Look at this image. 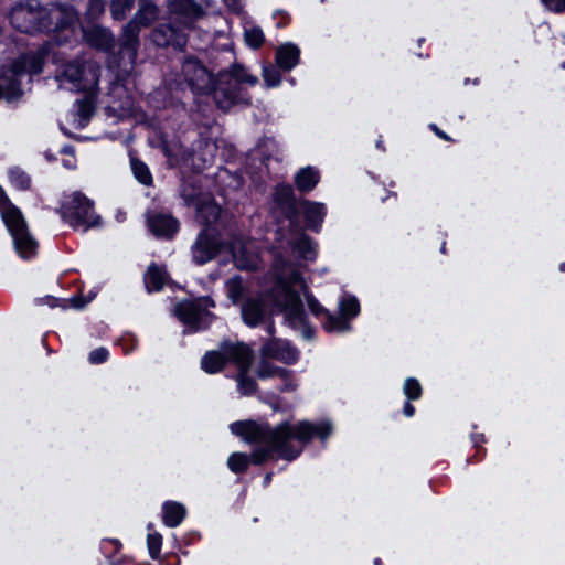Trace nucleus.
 <instances>
[{
  "label": "nucleus",
  "instance_id": "nucleus-23",
  "mask_svg": "<svg viewBox=\"0 0 565 565\" xmlns=\"http://www.w3.org/2000/svg\"><path fill=\"white\" fill-rule=\"evenodd\" d=\"M158 15L159 8L151 0H143L131 19L140 26L148 28L158 19Z\"/></svg>",
  "mask_w": 565,
  "mask_h": 565
},
{
  "label": "nucleus",
  "instance_id": "nucleus-17",
  "mask_svg": "<svg viewBox=\"0 0 565 565\" xmlns=\"http://www.w3.org/2000/svg\"><path fill=\"white\" fill-rule=\"evenodd\" d=\"M301 50L294 42H285L275 51V64L282 72H290L300 63Z\"/></svg>",
  "mask_w": 565,
  "mask_h": 565
},
{
  "label": "nucleus",
  "instance_id": "nucleus-28",
  "mask_svg": "<svg viewBox=\"0 0 565 565\" xmlns=\"http://www.w3.org/2000/svg\"><path fill=\"white\" fill-rule=\"evenodd\" d=\"M77 116L79 117L81 128L85 127L96 110V103L93 96H84L76 100Z\"/></svg>",
  "mask_w": 565,
  "mask_h": 565
},
{
  "label": "nucleus",
  "instance_id": "nucleus-42",
  "mask_svg": "<svg viewBox=\"0 0 565 565\" xmlns=\"http://www.w3.org/2000/svg\"><path fill=\"white\" fill-rule=\"evenodd\" d=\"M262 75L264 83L268 88L278 87L282 79L280 70L277 66L275 67L273 65H265L263 67Z\"/></svg>",
  "mask_w": 565,
  "mask_h": 565
},
{
  "label": "nucleus",
  "instance_id": "nucleus-44",
  "mask_svg": "<svg viewBox=\"0 0 565 565\" xmlns=\"http://www.w3.org/2000/svg\"><path fill=\"white\" fill-rule=\"evenodd\" d=\"M306 300L310 312L316 318H320L321 316L324 317L326 313L329 311L319 302V300L312 294H306Z\"/></svg>",
  "mask_w": 565,
  "mask_h": 565
},
{
  "label": "nucleus",
  "instance_id": "nucleus-55",
  "mask_svg": "<svg viewBox=\"0 0 565 565\" xmlns=\"http://www.w3.org/2000/svg\"><path fill=\"white\" fill-rule=\"evenodd\" d=\"M429 129L444 141H454L452 138L441 130L436 124H430Z\"/></svg>",
  "mask_w": 565,
  "mask_h": 565
},
{
  "label": "nucleus",
  "instance_id": "nucleus-10",
  "mask_svg": "<svg viewBox=\"0 0 565 565\" xmlns=\"http://www.w3.org/2000/svg\"><path fill=\"white\" fill-rule=\"evenodd\" d=\"M210 95H212L216 107L224 113L237 105H252V96L248 89L242 85H235L226 78H221V75L217 74Z\"/></svg>",
  "mask_w": 565,
  "mask_h": 565
},
{
  "label": "nucleus",
  "instance_id": "nucleus-47",
  "mask_svg": "<svg viewBox=\"0 0 565 565\" xmlns=\"http://www.w3.org/2000/svg\"><path fill=\"white\" fill-rule=\"evenodd\" d=\"M544 8L553 13H565V0H540Z\"/></svg>",
  "mask_w": 565,
  "mask_h": 565
},
{
  "label": "nucleus",
  "instance_id": "nucleus-61",
  "mask_svg": "<svg viewBox=\"0 0 565 565\" xmlns=\"http://www.w3.org/2000/svg\"><path fill=\"white\" fill-rule=\"evenodd\" d=\"M60 152L61 153H71V152H73V148L71 146H65Z\"/></svg>",
  "mask_w": 565,
  "mask_h": 565
},
{
  "label": "nucleus",
  "instance_id": "nucleus-37",
  "mask_svg": "<svg viewBox=\"0 0 565 565\" xmlns=\"http://www.w3.org/2000/svg\"><path fill=\"white\" fill-rule=\"evenodd\" d=\"M244 36L246 44L253 50H259L265 43L264 32L257 25L245 30Z\"/></svg>",
  "mask_w": 565,
  "mask_h": 565
},
{
  "label": "nucleus",
  "instance_id": "nucleus-15",
  "mask_svg": "<svg viewBox=\"0 0 565 565\" xmlns=\"http://www.w3.org/2000/svg\"><path fill=\"white\" fill-rule=\"evenodd\" d=\"M243 322L249 328L263 323L268 313V305L262 296L247 298L242 305Z\"/></svg>",
  "mask_w": 565,
  "mask_h": 565
},
{
  "label": "nucleus",
  "instance_id": "nucleus-14",
  "mask_svg": "<svg viewBox=\"0 0 565 565\" xmlns=\"http://www.w3.org/2000/svg\"><path fill=\"white\" fill-rule=\"evenodd\" d=\"M264 359L279 361L286 365H294L300 359L299 350L287 339L273 337L260 349Z\"/></svg>",
  "mask_w": 565,
  "mask_h": 565
},
{
  "label": "nucleus",
  "instance_id": "nucleus-6",
  "mask_svg": "<svg viewBox=\"0 0 565 565\" xmlns=\"http://www.w3.org/2000/svg\"><path fill=\"white\" fill-rule=\"evenodd\" d=\"M268 296L280 311L286 312V319L291 324L297 322L302 326L309 320L299 292L287 280L279 278Z\"/></svg>",
  "mask_w": 565,
  "mask_h": 565
},
{
  "label": "nucleus",
  "instance_id": "nucleus-4",
  "mask_svg": "<svg viewBox=\"0 0 565 565\" xmlns=\"http://www.w3.org/2000/svg\"><path fill=\"white\" fill-rule=\"evenodd\" d=\"M49 52L42 46L36 51L20 53L8 65L0 67V102L8 104L19 102L24 89L22 77L25 75H39L43 72Z\"/></svg>",
  "mask_w": 565,
  "mask_h": 565
},
{
  "label": "nucleus",
  "instance_id": "nucleus-9",
  "mask_svg": "<svg viewBox=\"0 0 565 565\" xmlns=\"http://www.w3.org/2000/svg\"><path fill=\"white\" fill-rule=\"evenodd\" d=\"M181 71L185 83L195 96H209L211 94L216 75L200 58L194 55L186 56Z\"/></svg>",
  "mask_w": 565,
  "mask_h": 565
},
{
  "label": "nucleus",
  "instance_id": "nucleus-43",
  "mask_svg": "<svg viewBox=\"0 0 565 565\" xmlns=\"http://www.w3.org/2000/svg\"><path fill=\"white\" fill-rule=\"evenodd\" d=\"M279 379L281 380V384L277 387L279 393H290L297 391L299 385L292 370H289L288 376H280Z\"/></svg>",
  "mask_w": 565,
  "mask_h": 565
},
{
  "label": "nucleus",
  "instance_id": "nucleus-50",
  "mask_svg": "<svg viewBox=\"0 0 565 565\" xmlns=\"http://www.w3.org/2000/svg\"><path fill=\"white\" fill-rule=\"evenodd\" d=\"M64 74L70 82H77L83 77V70L78 66H68Z\"/></svg>",
  "mask_w": 565,
  "mask_h": 565
},
{
  "label": "nucleus",
  "instance_id": "nucleus-27",
  "mask_svg": "<svg viewBox=\"0 0 565 565\" xmlns=\"http://www.w3.org/2000/svg\"><path fill=\"white\" fill-rule=\"evenodd\" d=\"M294 249L298 256L305 260L313 262L317 258L316 244L306 233L301 234L299 239L296 242Z\"/></svg>",
  "mask_w": 565,
  "mask_h": 565
},
{
  "label": "nucleus",
  "instance_id": "nucleus-63",
  "mask_svg": "<svg viewBox=\"0 0 565 565\" xmlns=\"http://www.w3.org/2000/svg\"><path fill=\"white\" fill-rule=\"evenodd\" d=\"M558 269L559 271L565 273V262L559 264Z\"/></svg>",
  "mask_w": 565,
  "mask_h": 565
},
{
  "label": "nucleus",
  "instance_id": "nucleus-32",
  "mask_svg": "<svg viewBox=\"0 0 565 565\" xmlns=\"http://www.w3.org/2000/svg\"><path fill=\"white\" fill-rule=\"evenodd\" d=\"M264 403L267 404L276 413H289L290 417L287 418L286 420H289L290 425L294 426L291 424V419L294 418L292 404L286 402L284 397L276 393L266 394V396L264 397Z\"/></svg>",
  "mask_w": 565,
  "mask_h": 565
},
{
  "label": "nucleus",
  "instance_id": "nucleus-40",
  "mask_svg": "<svg viewBox=\"0 0 565 565\" xmlns=\"http://www.w3.org/2000/svg\"><path fill=\"white\" fill-rule=\"evenodd\" d=\"M104 12V0H88L84 15L88 23H94L103 15Z\"/></svg>",
  "mask_w": 565,
  "mask_h": 565
},
{
  "label": "nucleus",
  "instance_id": "nucleus-5",
  "mask_svg": "<svg viewBox=\"0 0 565 565\" xmlns=\"http://www.w3.org/2000/svg\"><path fill=\"white\" fill-rule=\"evenodd\" d=\"M56 213L65 224L75 231L86 232L102 225V217L95 212L94 201L81 191H75L66 196Z\"/></svg>",
  "mask_w": 565,
  "mask_h": 565
},
{
  "label": "nucleus",
  "instance_id": "nucleus-59",
  "mask_svg": "<svg viewBox=\"0 0 565 565\" xmlns=\"http://www.w3.org/2000/svg\"><path fill=\"white\" fill-rule=\"evenodd\" d=\"M266 331L269 335H271V338L274 337L275 332H276V327H275V323L273 320H270L266 327Z\"/></svg>",
  "mask_w": 565,
  "mask_h": 565
},
{
  "label": "nucleus",
  "instance_id": "nucleus-3",
  "mask_svg": "<svg viewBox=\"0 0 565 565\" xmlns=\"http://www.w3.org/2000/svg\"><path fill=\"white\" fill-rule=\"evenodd\" d=\"M273 202L289 222L290 228L301 230L299 220L301 213L306 230L316 234L321 232L328 212L324 203L305 198L298 200L292 185L287 182H279L275 185Z\"/></svg>",
  "mask_w": 565,
  "mask_h": 565
},
{
  "label": "nucleus",
  "instance_id": "nucleus-31",
  "mask_svg": "<svg viewBox=\"0 0 565 565\" xmlns=\"http://www.w3.org/2000/svg\"><path fill=\"white\" fill-rule=\"evenodd\" d=\"M256 375L259 380H267L270 377H280V376H288L289 375V369L281 367L278 365L273 364L269 361H266V359L263 358L260 361Z\"/></svg>",
  "mask_w": 565,
  "mask_h": 565
},
{
  "label": "nucleus",
  "instance_id": "nucleus-18",
  "mask_svg": "<svg viewBox=\"0 0 565 565\" xmlns=\"http://www.w3.org/2000/svg\"><path fill=\"white\" fill-rule=\"evenodd\" d=\"M168 279L169 274L166 267L158 265L156 262L150 263L143 275L145 287L149 294L161 291Z\"/></svg>",
  "mask_w": 565,
  "mask_h": 565
},
{
  "label": "nucleus",
  "instance_id": "nucleus-35",
  "mask_svg": "<svg viewBox=\"0 0 565 565\" xmlns=\"http://www.w3.org/2000/svg\"><path fill=\"white\" fill-rule=\"evenodd\" d=\"M339 310L340 313L345 317L350 323V320L356 318L360 315L361 307L359 299L352 295L343 297L339 303Z\"/></svg>",
  "mask_w": 565,
  "mask_h": 565
},
{
  "label": "nucleus",
  "instance_id": "nucleus-30",
  "mask_svg": "<svg viewBox=\"0 0 565 565\" xmlns=\"http://www.w3.org/2000/svg\"><path fill=\"white\" fill-rule=\"evenodd\" d=\"M470 440L473 445L475 454L467 458V465L478 463L482 461L487 456V449L483 447V445L487 443V438L483 433H471Z\"/></svg>",
  "mask_w": 565,
  "mask_h": 565
},
{
  "label": "nucleus",
  "instance_id": "nucleus-20",
  "mask_svg": "<svg viewBox=\"0 0 565 565\" xmlns=\"http://www.w3.org/2000/svg\"><path fill=\"white\" fill-rule=\"evenodd\" d=\"M162 522L168 527L179 526L186 518L188 511L184 504L173 500H167L162 503Z\"/></svg>",
  "mask_w": 565,
  "mask_h": 565
},
{
  "label": "nucleus",
  "instance_id": "nucleus-39",
  "mask_svg": "<svg viewBox=\"0 0 565 565\" xmlns=\"http://www.w3.org/2000/svg\"><path fill=\"white\" fill-rule=\"evenodd\" d=\"M403 393L409 401H418L423 396V386L415 377H407L403 384Z\"/></svg>",
  "mask_w": 565,
  "mask_h": 565
},
{
  "label": "nucleus",
  "instance_id": "nucleus-38",
  "mask_svg": "<svg viewBox=\"0 0 565 565\" xmlns=\"http://www.w3.org/2000/svg\"><path fill=\"white\" fill-rule=\"evenodd\" d=\"M90 43L97 49L108 50L113 44V36L106 29H96L90 34Z\"/></svg>",
  "mask_w": 565,
  "mask_h": 565
},
{
  "label": "nucleus",
  "instance_id": "nucleus-16",
  "mask_svg": "<svg viewBox=\"0 0 565 565\" xmlns=\"http://www.w3.org/2000/svg\"><path fill=\"white\" fill-rule=\"evenodd\" d=\"M253 362V351L250 347L243 354V361L236 363L237 367V388L244 396H252L258 391V384L255 379L248 375Z\"/></svg>",
  "mask_w": 565,
  "mask_h": 565
},
{
  "label": "nucleus",
  "instance_id": "nucleus-8",
  "mask_svg": "<svg viewBox=\"0 0 565 565\" xmlns=\"http://www.w3.org/2000/svg\"><path fill=\"white\" fill-rule=\"evenodd\" d=\"M174 317L186 328L189 333H198L207 330L216 316L202 308L193 299L184 298L173 307Z\"/></svg>",
  "mask_w": 565,
  "mask_h": 565
},
{
  "label": "nucleus",
  "instance_id": "nucleus-7",
  "mask_svg": "<svg viewBox=\"0 0 565 565\" xmlns=\"http://www.w3.org/2000/svg\"><path fill=\"white\" fill-rule=\"evenodd\" d=\"M244 342H233L230 339L221 341L218 350H210L201 359V369L207 374L223 371L227 364L236 365L243 361V354L248 349Z\"/></svg>",
  "mask_w": 565,
  "mask_h": 565
},
{
  "label": "nucleus",
  "instance_id": "nucleus-21",
  "mask_svg": "<svg viewBox=\"0 0 565 565\" xmlns=\"http://www.w3.org/2000/svg\"><path fill=\"white\" fill-rule=\"evenodd\" d=\"M217 74L221 75V78H226L235 85L255 86L258 84L257 76L249 74L246 67L239 63H233L227 70H222Z\"/></svg>",
  "mask_w": 565,
  "mask_h": 565
},
{
  "label": "nucleus",
  "instance_id": "nucleus-64",
  "mask_svg": "<svg viewBox=\"0 0 565 565\" xmlns=\"http://www.w3.org/2000/svg\"><path fill=\"white\" fill-rule=\"evenodd\" d=\"M374 565H382V559L380 557H376L374 561H373Z\"/></svg>",
  "mask_w": 565,
  "mask_h": 565
},
{
  "label": "nucleus",
  "instance_id": "nucleus-58",
  "mask_svg": "<svg viewBox=\"0 0 565 565\" xmlns=\"http://www.w3.org/2000/svg\"><path fill=\"white\" fill-rule=\"evenodd\" d=\"M273 477H274V472L273 471H267L264 476V479H263V486L266 488L270 484L271 480H273Z\"/></svg>",
  "mask_w": 565,
  "mask_h": 565
},
{
  "label": "nucleus",
  "instance_id": "nucleus-13",
  "mask_svg": "<svg viewBox=\"0 0 565 565\" xmlns=\"http://www.w3.org/2000/svg\"><path fill=\"white\" fill-rule=\"evenodd\" d=\"M17 254L25 260L32 259L38 254V242L31 235L28 223L23 215L4 223Z\"/></svg>",
  "mask_w": 565,
  "mask_h": 565
},
{
  "label": "nucleus",
  "instance_id": "nucleus-49",
  "mask_svg": "<svg viewBox=\"0 0 565 565\" xmlns=\"http://www.w3.org/2000/svg\"><path fill=\"white\" fill-rule=\"evenodd\" d=\"M61 301H65V299H60L57 297L46 295L41 298H35L34 302L35 305H46L50 308H56L58 306H62L63 308H66V305H62Z\"/></svg>",
  "mask_w": 565,
  "mask_h": 565
},
{
  "label": "nucleus",
  "instance_id": "nucleus-12",
  "mask_svg": "<svg viewBox=\"0 0 565 565\" xmlns=\"http://www.w3.org/2000/svg\"><path fill=\"white\" fill-rule=\"evenodd\" d=\"M148 232L161 241H173L180 232V221L170 212L163 210H147L145 213Z\"/></svg>",
  "mask_w": 565,
  "mask_h": 565
},
{
  "label": "nucleus",
  "instance_id": "nucleus-33",
  "mask_svg": "<svg viewBox=\"0 0 565 565\" xmlns=\"http://www.w3.org/2000/svg\"><path fill=\"white\" fill-rule=\"evenodd\" d=\"M131 170L135 179L142 185L149 186L153 183L152 173L149 167L138 158L130 159Z\"/></svg>",
  "mask_w": 565,
  "mask_h": 565
},
{
  "label": "nucleus",
  "instance_id": "nucleus-52",
  "mask_svg": "<svg viewBox=\"0 0 565 565\" xmlns=\"http://www.w3.org/2000/svg\"><path fill=\"white\" fill-rule=\"evenodd\" d=\"M200 540H201V533L200 532H198V531H190V532L184 534L182 541H183V543L185 545H191V544L196 543Z\"/></svg>",
  "mask_w": 565,
  "mask_h": 565
},
{
  "label": "nucleus",
  "instance_id": "nucleus-29",
  "mask_svg": "<svg viewBox=\"0 0 565 565\" xmlns=\"http://www.w3.org/2000/svg\"><path fill=\"white\" fill-rule=\"evenodd\" d=\"M177 34V29L171 24L161 25L160 28L154 29L152 33L153 42L158 46H181V43H175L173 41V35Z\"/></svg>",
  "mask_w": 565,
  "mask_h": 565
},
{
  "label": "nucleus",
  "instance_id": "nucleus-51",
  "mask_svg": "<svg viewBox=\"0 0 565 565\" xmlns=\"http://www.w3.org/2000/svg\"><path fill=\"white\" fill-rule=\"evenodd\" d=\"M180 563H181L180 557L175 553H170V554L167 553L160 559V565H180Z\"/></svg>",
  "mask_w": 565,
  "mask_h": 565
},
{
  "label": "nucleus",
  "instance_id": "nucleus-2",
  "mask_svg": "<svg viewBox=\"0 0 565 565\" xmlns=\"http://www.w3.org/2000/svg\"><path fill=\"white\" fill-rule=\"evenodd\" d=\"M10 25L24 34L51 35L57 45L70 42L75 34L79 13L74 6L61 2L42 4L40 0L17 2L8 14Z\"/></svg>",
  "mask_w": 565,
  "mask_h": 565
},
{
  "label": "nucleus",
  "instance_id": "nucleus-26",
  "mask_svg": "<svg viewBox=\"0 0 565 565\" xmlns=\"http://www.w3.org/2000/svg\"><path fill=\"white\" fill-rule=\"evenodd\" d=\"M8 179L12 188L18 191H28L31 189V177L19 166L8 169Z\"/></svg>",
  "mask_w": 565,
  "mask_h": 565
},
{
  "label": "nucleus",
  "instance_id": "nucleus-11",
  "mask_svg": "<svg viewBox=\"0 0 565 565\" xmlns=\"http://www.w3.org/2000/svg\"><path fill=\"white\" fill-rule=\"evenodd\" d=\"M223 249V241L216 228H202L191 246L192 262L202 266L216 258Z\"/></svg>",
  "mask_w": 565,
  "mask_h": 565
},
{
  "label": "nucleus",
  "instance_id": "nucleus-57",
  "mask_svg": "<svg viewBox=\"0 0 565 565\" xmlns=\"http://www.w3.org/2000/svg\"><path fill=\"white\" fill-rule=\"evenodd\" d=\"M71 301H72L73 307H74V308H77V309L83 308V307L86 305V302H87V301H86L83 297H81V296H79V297H73V298L71 299Z\"/></svg>",
  "mask_w": 565,
  "mask_h": 565
},
{
  "label": "nucleus",
  "instance_id": "nucleus-34",
  "mask_svg": "<svg viewBox=\"0 0 565 565\" xmlns=\"http://www.w3.org/2000/svg\"><path fill=\"white\" fill-rule=\"evenodd\" d=\"M322 327L326 332H343L350 329V323L348 319L343 317L341 313L333 315L328 311L324 316V320L322 322Z\"/></svg>",
  "mask_w": 565,
  "mask_h": 565
},
{
  "label": "nucleus",
  "instance_id": "nucleus-1",
  "mask_svg": "<svg viewBox=\"0 0 565 565\" xmlns=\"http://www.w3.org/2000/svg\"><path fill=\"white\" fill-rule=\"evenodd\" d=\"M233 435L239 437L248 445H256L250 454L236 451L227 459L228 469L235 475H244L249 465L263 466L275 459L294 461L298 459L303 447H296L292 440L307 446L313 439L324 443L333 434V425L328 419L317 423L302 419L290 425L282 420L271 426L267 419H243L230 425Z\"/></svg>",
  "mask_w": 565,
  "mask_h": 565
},
{
  "label": "nucleus",
  "instance_id": "nucleus-41",
  "mask_svg": "<svg viewBox=\"0 0 565 565\" xmlns=\"http://www.w3.org/2000/svg\"><path fill=\"white\" fill-rule=\"evenodd\" d=\"M147 547L151 559H159L162 547V535L159 532H149L147 535Z\"/></svg>",
  "mask_w": 565,
  "mask_h": 565
},
{
  "label": "nucleus",
  "instance_id": "nucleus-45",
  "mask_svg": "<svg viewBox=\"0 0 565 565\" xmlns=\"http://www.w3.org/2000/svg\"><path fill=\"white\" fill-rule=\"evenodd\" d=\"M109 359V351L105 347H99L92 350L88 354V362L90 364H103Z\"/></svg>",
  "mask_w": 565,
  "mask_h": 565
},
{
  "label": "nucleus",
  "instance_id": "nucleus-53",
  "mask_svg": "<svg viewBox=\"0 0 565 565\" xmlns=\"http://www.w3.org/2000/svg\"><path fill=\"white\" fill-rule=\"evenodd\" d=\"M193 300L196 303H200L202 306V308H205L206 310H209L210 307H212V308L215 307V302H214L213 298L210 296L196 297V298H193Z\"/></svg>",
  "mask_w": 565,
  "mask_h": 565
},
{
  "label": "nucleus",
  "instance_id": "nucleus-62",
  "mask_svg": "<svg viewBox=\"0 0 565 565\" xmlns=\"http://www.w3.org/2000/svg\"><path fill=\"white\" fill-rule=\"evenodd\" d=\"M45 157H46V159H47L49 161H54V160H56V157H55L54 154L49 153L47 151L45 152Z\"/></svg>",
  "mask_w": 565,
  "mask_h": 565
},
{
  "label": "nucleus",
  "instance_id": "nucleus-60",
  "mask_svg": "<svg viewBox=\"0 0 565 565\" xmlns=\"http://www.w3.org/2000/svg\"><path fill=\"white\" fill-rule=\"evenodd\" d=\"M290 278H291V281H292V282H300V281H302V280H303V278H302L301 274H300V273H298V271H294V273L291 274V277H290Z\"/></svg>",
  "mask_w": 565,
  "mask_h": 565
},
{
  "label": "nucleus",
  "instance_id": "nucleus-54",
  "mask_svg": "<svg viewBox=\"0 0 565 565\" xmlns=\"http://www.w3.org/2000/svg\"><path fill=\"white\" fill-rule=\"evenodd\" d=\"M301 328H302L303 338H306L307 340H311V339H313L316 337V329L310 323L309 320L307 321V323H303L301 326Z\"/></svg>",
  "mask_w": 565,
  "mask_h": 565
},
{
  "label": "nucleus",
  "instance_id": "nucleus-56",
  "mask_svg": "<svg viewBox=\"0 0 565 565\" xmlns=\"http://www.w3.org/2000/svg\"><path fill=\"white\" fill-rule=\"evenodd\" d=\"M413 401H409L406 398V401L404 402V405H403V414L406 416V417H413L415 415V406L412 404Z\"/></svg>",
  "mask_w": 565,
  "mask_h": 565
},
{
  "label": "nucleus",
  "instance_id": "nucleus-19",
  "mask_svg": "<svg viewBox=\"0 0 565 565\" xmlns=\"http://www.w3.org/2000/svg\"><path fill=\"white\" fill-rule=\"evenodd\" d=\"M320 171L317 168L307 166L296 172L294 183L300 193L308 194L316 189L320 182Z\"/></svg>",
  "mask_w": 565,
  "mask_h": 565
},
{
  "label": "nucleus",
  "instance_id": "nucleus-22",
  "mask_svg": "<svg viewBox=\"0 0 565 565\" xmlns=\"http://www.w3.org/2000/svg\"><path fill=\"white\" fill-rule=\"evenodd\" d=\"M141 26L130 19L124 26L119 36V43L121 49L127 51H136L140 44Z\"/></svg>",
  "mask_w": 565,
  "mask_h": 565
},
{
  "label": "nucleus",
  "instance_id": "nucleus-36",
  "mask_svg": "<svg viewBox=\"0 0 565 565\" xmlns=\"http://www.w3.org/2000/svg\"><path fill=\"white\" fill-rule=\"evenodd\" d=\"M136 0H111L109 3L110 15L116 21L126 19L127 13L131 11Z\"/></svg>",
  "mask_w": 565,
  "mask_h": 565
},
{
  "label": "nucleus",
  "instance_id": "nucleus-24",
  "mask_svg": "<svg viewBox=\"0 0 565 565\" xmlns=\"http://www.w3.org/2000/svg\"><path fill=\"white\" fill-rule=\"evenodd\" d=\"M122 544L118 539H104L100 543L102 553L108 558L110 565H124L126 557L119 555Z\"/></svg>",
  "mask_w": 565,
  "mask_h": 565
},
{
  "label": "nucleus",
  "instance_id": "nucleus-25",
  "mask_svg": "<svg viewBox=\"0 0 565 565\" xmlns=\"http://www.w3.org/2000/svg\"><path fill=\"white\" fill-rule=\"evenodd\" d=\"M0 215L4 223L13 221L14 218L23 215L22 211L10 200L7 192L0 184Z\"/></svg>",
  "mask_w": 565,
  "mask_h": 565
},
{
  "label": "nucleus",
  "instance_id": "nucleus-46",
  "mask_svg": "<svg viewBox=\"0 0 565 565\" xmlns=\"http://www.w3.org/2000/svg\"><path fill=\"white\" fill-rule=\"evenodd\" d=\"M228 296L234 303L243 296V286L239 277L228 281Z\"/></svg>",
  "mask_w": 565,
  "mask_h": 565
},
{
  "label": "nucleus",
  "instance_id": "nucleus-48",
  "mask_svg": "<svg viewBox=\"0 0 565 565\" xmlns=\"http://www.w3.org/2000/svg\"><path fill=\"white\" fill-rule=\"evenodd\" d=\"M277 29H285L291 23V15L284 10H277L273 14Z\"/></svg>",
  "mask_w": 565,
  "mask_h": 565
}]
</instances>
